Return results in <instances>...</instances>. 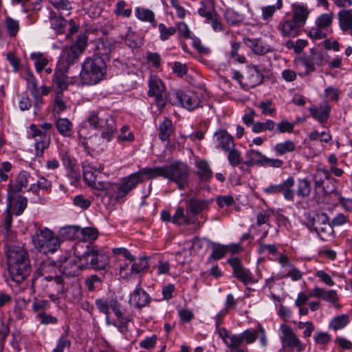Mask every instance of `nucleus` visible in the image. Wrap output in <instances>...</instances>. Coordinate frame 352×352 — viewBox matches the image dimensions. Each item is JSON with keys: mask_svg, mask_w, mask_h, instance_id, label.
Returning <instances> with one entry per match:
<instances>
[{"mask_svg": "<svg viewBox=\"0 0 352 352\" xmlns=\"http://www.w3.org/2000/svg\"><path fill=\"white\" fill-rule=\"evenodd\" d=\"M4 250L12 280L17 283H22L29 276L32 270L24 243L18 240L6 242Z\"/></svg>", "mask_w": 352, "mask_h": 352, "instance_id": "obj_1", "label": "nucleus"}, {"mask_svg": "<svg viewBox=\"0 0 352 352\" xmlns=\"http://www.w3.org/2000/svg\"><path fill=\"white\" fill-rule=\"evenodd\" d=\"M153 177H163L176 184L179 190H184L190 184V168L180 161H175L168 165L151 168Z\"/></svg>", "mask_w": 352, "mask_h": 352, "instance_id": "obj_2", "label": "nucleus"}, {"mask_svg": "<svg viewBox=\"0 0 352 352\" xmlns=\"http://www.w3.org/2000/svg\"><path fill=\"white\" fill-rule=\"evenodd\" d=\"M60 270V262L54 261L51 259H46L41 263L36 272L32 278V285L37 283L47 281L53 285L56 283L58 292L63 293L65 290V281L62 276L58 275Z\"/></svg>", "mask_w": 352, "mask_h": 352, "instance_id": "obj_3", "label": "nucleus"}, {"mask_svg": "<svg viewBox=\"0 0 352 352\" xmlns=\"http://www.w3.org/2000/svg\"><path fill=\"white\" fill-rule=\"evenodd\" d=\"M106 72L105 61L100 56L87 58L82 65L80 80L84 85H96L104 78Z\"/></svg>", "mask_w": 352, "mask_h": 352, "instance_id": "obj_4", "label": "nucleus"}, {"mask_svg": "<svg viewBox=\"0 0 352 352\" xmlns=\"http://www.w3.org/2000/svg\"><path fill=\"white\" fill-rule=\"evenodd\" d=\"M89 124L94 129L102 131V137L109 141L116 131L113 118L107 111L98 109L89 113L87 119Z\"/></svg>", "mask_w": 352, "mask_h": 352, "instance_id": "obj_5", "label": "nucleus"}, {"mask_svg": "<svg viewBox=\"0 0 352 352\" xmlns=\"http://www.w3.org/2000/svg\"><path fill=\"white\" fill-rule=\"evenodd\" d=\"M85 269L103 270L110 263V257L104 250L96 246L87 245L86 250L78 257Z\"/></svg>", "mask_w": 352, "mask_h": 352, "instance_id": "obj_6", "label": "nucleus"}, {"mask_svg": "<svg viewBox=\"0 0 352 352\" xmlns=\"http://www.w3.org/2000/svg\"><path fill=\"white\" fill-rule=\"evenodd\" d=\"M34 247L45 254L54 253L60 246V239L47 228H38L32 236Z\"/></svg>", "mask_w": 352, "mask_h": 352, "instance_id": "obj_7", "label": "nucleus"}, {"mask_svg": "<svg viewBox=\"0 0 352 352\" xmlns=\"http://www.w3.org/2000/svg\"><path fill=\"white\" fill-rule=\"evenodd\" d=\"M219 336L229 349L240 348L244 342L252 344L258 338V325L256 329H247L241 334H231L227 329H221Z\"/></svg>", "mask_w": 352, "mask_h": 352, "instance_id": "obj_8", "label": "nucleus"}, {"mask_svg": "<svg viewBox=\"0 0 352 352\" xmlns=\"http://www.w3.org/2000/svg\"><path fill=\"white\" fill-rule=\"evenodd\" d=\"M153 178L151 168H144L136 173H132L129 177L124 178L122 182L117 186V199L124 198L139 183Z\"/></svg>", "mask_w": 352, "mask_h": 352, "instance_id": "obj_9", "label": "nucleus"}, {"mask_svg": "<svg viewBox=\"0 0 352 352\" xmlns=\"http://www.w3.org/2000/svg\"><path fill=\"white\" fill-rule=\"evenodd\" d=\"M82 168L84 179L89 186L100 190H108L110 188L111 186L110 183L98 179V174L104 169L102 164L85 162L83 163Z\"/></svg>", "mask_w": 352, "mask_h": 352, "instance_id": "obj_10", "label": "nucleus"}, {"mask_svg": "<svg viewBox=\"0 0 352 352\" xmlns=\"http://www.w3.org/2000/svg\"><path fill=\"white\" fill-rule=\"evenodd\" d=\"M306 226L311 231L316 232L320 238L324 240L333 232V228L327 221V217L324 214L307 215Z\"/></svg>", "mask_w": 352, "mask_h": 352, "instance_id": "obj_11", "label": "nucleus"}, {"mask_svg": "<svg viewBox=\"0 0 352 352\" xmlns=\"http://www.w3.org/2000/svg\"><path fill=\"white\" fill-rule=\"evenodd\" d=\"M87 45V38L85 35L78 36L76 41L69 47L64 48L61 60L65 62V67H69L83 53Z\"/></svg>", "mask_w": 352, "mask_h": 352, "instance_id": "obj_12", "label": "nucleus"}, {"mask_svg": "<svg viewBox=\"0 0 352 352\" xmlns=\"http://www.w3.org/2000/svg\"><path fill=\"white\" fill-rule=\"evenodd\" d=\"M148 87V95L155 98L158 109L162 110L166 106V100L164 99L166 88L163 82L158 77L152 76L149 80Z\"/></svg>", "mask_w": 352, "mask_h": 352, "instance_id": "obj_13", "label": "nucleus"}, {"mask_svg": "<svg viewBox=\"0 0 352 352\" xmlns=\"http://www.w3.org/2000/svg\"><path fill=\"white\" fill-rule=\"evenodd\" d=\"M31 131L30 136L34 139V148L36 151V155L37 157L43 156V151L47 148L50 144V135L45 132H43L35 124L30 126Z\"/></svg>", "mask_w": 352, "mask_h": 352, "instance_id": "obj_14", "label": "nucleus"}, {"mask_svg": "<svg viewBox=\"0 0 352 352\" xmlns=\"http://www.w3.org/2000/svg\"><path fill=\"white\" fill-rule=\"evenodd\" d=\"M280 329L283 333L281 340L283 346L295 349L297 352H302L305 349L304 344L291 327L282 324Z\"/></svg>", "mask_w": 352, "mask_h": 352, "instance_id": "obj_15", "label": "nucleus"}, {"mask_svg": "<svg viewBox=\"0 0 352 352\" xmlns=\"http://www.w3.org/2000/svg\"><path fill=\"white\" fill-rule=\"evenodd\" d=\"M229 265L233 270L234 276L239 280L243 282L245 285H248L254 283L252 274L248 269H246L241 261L237 258H232L228 261Z\"/></svg>", "mask_w": 352, "mask_h": 352, "instance_id": "obj_16", "label": "nucleus"}, {"mask_svg": "<svg viewBox=\"0 0 352 352\" xmlns=\"http://www.w3.org/2000/svg\"><path fill=\"white\" fill-rule=\"evenodd\" d=\"M151 302L150 296L140 286L130 294L129 303L138 309L147 306Z\"/></svg>", "mask_w": 352, "mask_h": 352, "instance_id": "obj_17", "label": "nucleus"}, {"mask_svg": "<svg viewBox=\"0 0 352 352\" xmlns=\"http://www.w3.org/2000/svg\"><path fill=\"white\" fill-rule=\"evenodd\" d=\"M302 26L292 19L280 21L278 29L284 37H296L300 34Z\"/></svg>", "mask_w": 352, "mask_h": 352, "instance_id": "obj_18", "label": "nucleus"}, {"mask_svg": "<svg viewBox=\"0 0 352 352\" xmlns=\"http://www.w3.org/2000/svg\"><path fill=\"white\" fill-rule=\"evenodd\" d=\"M95 305L99 311L104 315L110 314V308L115 314L121 309V305L116 298H98L95 300Z\"/></svg>", "mask_w": 352, "mask_h": 352, "instance_id": "obj_19", "label": "nucleus"}, {"mask_svg": "<svg viewBox=\"0 0 352 352\" xmlns=\"http://www.w3.org/2000/svg\"><path fill=\"white\" fill-rule=\"evenodd\" d=\"M331 107L327 101H324L319 107L312 106L309 108L311 116L320 123H325L330 115Z\"/></svg>", "mask_w": 352, "mask_h": 352, "instance_id": "obj_20", "label": "nucleus"}, {"mask_svg": "<svg viewBox=\"0 0 352 352\" xmlns=\"http://www.w3.org/2000/svg\"><path fill=\"white\" fill-rule=\"evenodd\" d=\"M186 208L195 216L208 208L211 201L191 197L186 199Z\"/></svg>", "mask_w": 352, "mask_h": 352, "instance_id": "obj_21", "label": "nucleus"}, {"mask_svg": "<svg viewBox=\"0 0 352 352\" xmlns=\"http://www.w3.org/2000/svg\"><path fill=\"white\" fill-rule=\"evenodd\" d=\"M217 142V148H221L226 152L234 147L232 137L226 131L220 130L214 135Z\"/></svg>", "mask_w": 352, "mask_h": 352, "instance_id": "obj_22", "label": "nucleus"}, {"mask_svg": "<svg viewBox=\"0 0 352 352\" xmlns=\"http://www.w3.org/2000/svg\"><path fill=\"white\" fill-rule=\"evenodd\" d=\"M172 221L179 226H188L194 223L193 215L185 211L183 207H178L172 217Z\"/></svg>", "mask_w": 352, "mask_h": 352, "instance_id": "obj_23", "label": "nucleus"}, {"mask_svg": "<svg viewBox=\"0 0 352 352\" xmlns=\"http://www.w3.org/2000/svg\"><path fill=\"white\" fill-rule=\"evenodd\" d=\"M30 178L31 176L28 172L25 170L21 171L16 177V184L9 186V194L21 192L23 188L28 186Z\"/></svg>", "mask_w": 352, "mask_h": 352, "instance_id": "obj_24", "label": "nucleus"}, {"mask_svg": "<svg viewBox=\"0 0 352 352\" xmlns=\"http://www.w3.org/2000/svg\"><path fill=\"white\" fill-rule=\"evenodd\" d=\"M83 268L84 266L77 264L76 261H65V263L60 264L59 272L67 276H76L79 275Z\"/></svg>", "mask_w": 352, "mask_h": 352, "instance_id": "obj_25", "label": "nucleus"}, {"mask_svg": "<svg viewBox=\"0 0 352 352\" xmlns=\"http://www.w3.org/2000/svg\"><path fill=\"white\" fill-rule=\"evenodd\" d=\"M312 295L315 298H320L330 303H335L338 300V296L336 290H325L318 287H315L312 291Z\"/></svg>", "mask_w": 352, "mask_h": 352, "instance_id": "obj_26", "label": "nucleus"}, {"mask_svg": "<svg viewBox=\"0 0 352 352\" xmlns=\"http://www.w3.org/2000/svg\"><path fill=\"white\" fill-rule=\"evenodd\" d=\"M263 75L260 72L258 67L255 65H249L247 73V85L251 87H254L262 83Z\"/></svg>", "mask_w": 352, "mask_h": 352, "instance_id": "obj_27", "label": "nucleus"}, {"mask_svg": "<svg viewBox=\"0 0 352 352\" xmlns=\"http://www.w3.org/2000/svg\"><path fill=\"white\" fill-rule=\"evenodd\" d=\"M199 14L204 17L206 20L211 19L217 15L214 1L213 0H203L200 2V8L198 9Z\"/></svg>", "mask_w": 352, "mask_h": 352, "instance_id": "obj_28", "label": "nucleus"}, {"mask_svg": "<svg viewBox=\"0 0 352 352\" xmlns=\"http://www.w3.org/2000/svg\"><path fill=\"white\" fill-rule=\"evenodd\" d=\"M67 69L68 67L64 66L62 69H56L54 74L53 82L62 91L68 87V78L66 75Z\"/></svg>", "mask_w": 352, "mask_h": 352, "instance_id": "obj_29", "label": "nucleus"}, {"mask_svg": "<svg viewBox=\"0 0 352 352\" xmlns=\"http://www.w3.org/2000/svg\"><path fill=\"white\" fill-rule=\"evenodd\" d=\"M181 105L188 110H192L199 107L200 100L197 94L193 91L182 93Z\"/></svg>", "mask_w": 352, "mask_h": 352, "instance_id": "obj_30", "label": "nucleus"}, {"mask_svg": "<svg viewBox=\"0 0 352 352\" xmlns=\"http://www.w3.org/2000/svg\"><path fill=\"white\" fill-rule=\"evenodd\" d=\"M295 180L293 177H288L286 180L279 184V193H281L284 198L288 201H293L294 198V192L293 186H294Z\"/></svg>", "mask_w": 352, "mask_h": 352, "instance_id": "obj_31", "label": "nucleus"}, {"mask_svg": "<svg viewBox=\"0 0 352 352\" xmlns=\"http://www.w3.org/2000/svg\"><path fill=\"white\" fill-rule=\"evenodd\" d=\"M329 179H331V175L327 170L322 168L318 169L313 175L315 189L322 188L324 193H328L329 192L324 190V182L325 180Z\"/></svg>", "mask_w": 352, "mask_h": 352, "instance_id": "obj_32", "label": "nucleus"}, {"mask_svg": "<svg viewBox=\"0 0 352 352\" xmlns=\"http://www.w3.org/2000/svg\"><path fill=\"white\" fill-rule=\"evenodd\" d=\"M12 223V216L10 213H8L1 226V230L3 232L5 237V243L16 240V233L11 229Z\"/></svg>", "mask_w": 352, "mask_h": 352, "instance_id": "obj_33", "label": "nucleus"}, {"mask_svg": "<svg viewBox=\"0 0 352 352\" xmlns=\"http://www.w3.org/2000/svg\"><path fill=\"white\" fill-rule=\"evenodd\" d=\"M340 29L346 32L352 28V10H342L338 13Z\"/></svg>", "mask_w": 352, "mask_h": 352, "instance_id": "obj_34", "label": "nucleus"}, {"mask_svg": "<svg viewBox=\"0 0 352 352\" xmlns=\"http://www.w3.org/2000/svg\"><path fill=\"white\" fill-rule=\"evenodd\" d=\"M265 157L259 151L250 149L245 153L247 160L244 162V164L248 166H252L256 164L263 166Z\"/></svg>", "mask_w": 352, "mask_h": 352, "instance_id": "obj_35", "label": "nucleus"}, {"mask_svg": "<svg viewBox=\"0 0 352 352\" xmlns=\"http://www.w3.org/2000/svg\"><path fill=\"white\" fill-rule=\"evenodd\" d=\"M135 16L140 21L149 22L153 27H156L157 23L155 19L154 12L147 8L138 7L135 10Z\"/></svg>", "mask_w": 352, "mask_h": 352, "instance_id": "obj_36", "label": "nucleus"}, {"mask_svg": "<svg viewBox=\"0 0 352 352\" xmlns=\"http://www.w3.org/2000/svg\"><path fill=\"white\" fill-rule=\"evenodd\" d=\"M293 11L292 19L303 26L309 14L307 8L301 5L294 6Z\"/></svg>", "mask_w": 352, "mask_h": 352, "instance_id": "obj_37", "label": "nucleus"}, {"mask_svg": "<svg viewBox=\"0 0 352 352\" xmlns=\"http://www.w3.org/2000/svg\"><path fill=\"white\" fill-rule=\"evenodd\" d=\"M158 130L159 138L164 142L168 140L170 135L173 133L172 121L166 118L160 124Z\"/></svg>", "mask_w": 352, "mask_h": 352, "instance_id": "obj_38", "label": "nucleus"}, {"mask_svg": "<svg viewBox=\"0 0 352 352\" xmlns=\"http://www.w3.org/2000/svg\"><path fill=\"white\" fill-rule=\"evenodd\" d=\"M197 168V175L202 180H208L212 177V172L208 163L205 160H198L196 162Z\"/></svg>", "mask_w": 352, "mask_h": 352, "instance_id": "obj_39", "label": "nucleus"}, {"mask_svg": "<svg viewBox=\"0 0 352 352\" xmlns=\"http://www.w3.org/2000/svg\"><path fill=\"white\" fill-rule=\"evenodd\" d=\"M116 42L112 39H104L100 42L97 46L98 54L100 56H108L114 50Z\"/></svg>", "mask_w": 352, "mask_h": 352, "instance_id": "obj_40", "label": "nucleus"}, {"mask_svg": "<svg viewBox=\"0 0 352 352\" xmlns=\"http://www.w3.org/2000/svg\"><path fill=\"white\" fill-rule=\"evenodd\" d=\"M72 123L67 118H58L56 126L59 133L65 137H70L72 133Z\"/></svg>", "mask_w": 352, "mask_h": 352, "instance_id": "obj_41", "label": "nucleus"}, {"mask_svg": "<svg viewBox=\"0 0 352 352\" xmlns=\"http://www.w3.org/2000/svg\"><path fill=\"white\" fill-rule=\"evenodd\" d=\"M311 182L306 178L300 179L297 183L296 194L299 197L306 198L310 195Z\"/></svg>", "mask_w": 352, "mask_h": 352, "instance_id": "obj_42", "label": "nucleus"}, {"mask_svg": "<svg viewBox=\"0 0 352 352\" xmlns=\"http://www.w3.org/2000/svg\"><path fill=\"white\" fill-rule=\"evenodd\" d=\"M60 234L65 239L74 240L80 238V227L69 226L60 228Z\"/></svg>", "mask_w": 352, "mask_h": 352, "instance_id": "obj_43", "label": "nucleus"}, {"mask_svg": "<svg viewBox=\"0 0 352 352\" xmlns=\"http://www.w3.org/2000/svg\"><path fill=\"white\" fill-rule=\"evenodd\" d=\"M4 25L8 34L10 37H15L17 35L20 29L19 21L14 19L10 16H7L5 19Z\"/></svg>", "mask_w": 352, "mask_h": 352, "instance_id": "obj_44", "label": "nucleus"}, {"mask_svg": "<svg viewBox=\"0 0 352 352\" xmlns=\"http://www.w3.org/2000/svg\"><path fill=\"white\" fill-rule=\"evenodd\" d=\"M30 58L34 61L36 70L38 73H40L49 63L48 59L40 52L32 53Z\"/></svg>", "mask_w": 352, "mask_h": 352, "instance_id": "obj_45", "label": "nucleus"}, {"mask_svg": "<svg viewBox=\"0 0 352 352\" xmlns=\"http://www.w3.org/2000/svg\"><path fill=\"white\" fill-rule=\"evenodd\" d=\"M69 329L63 333L58 338L56 347L52 352H63L65 349L71 346V340L68 338Z\"/></svg>", "mask_w": 352, "mask_h": 352, "instance_id": "obj_46", "label": "nucleus"}, {"mask_svg": "<svg viewBox=\"0 0 352 352\" xmlns=\"http://www.w3.org/2000/svg\"><path fill=\"white\" fill-rule=\"evenodd\" d=\"M334 18L332 12L325 13L320 15L316 20V25L324 30L331 26Z\"/></svg>", "mask_w": 352, "mask_h": 352, "instance_id": "obj_47", "label": "nucleus"}, {"mask_svg": "<svg viewBox=\"0 0 352 352\" xmlns=\"http://www.w3.org/2000/svg\"><path fill=\"white\" fill-rule=\"evenodd\" d=\"M276 126L275 122L272 120H267L265 122H257L252 126V131L258 133L264 131H272Z\"/></svg>", "mask_w": 352, "mask_h": 352, "instance_id": "obj_48", "label": "nucleus"}, {"mask_svg": "<svg viewBox=\"0 0 352 352\" xmlns=\"http://www.w3.org/2000/svg\"><path fill=\"white\" fill-rule=\"evenodd\" d=\"M349 319L347 315H340L334 318L330 322L329 327L335 331L342 329L349 323Z\"/></svg>", "mask_w": 352, "mask_h": 352, "instance_id": "obj_49", "label": "nucleus"}, {"mask_svg": "<svg viewBox=\"0 0 352 352\" xmlns=\"http://www.w3.org/2000/svg\"><path fill=\"white\" fill-rule=\"evenodd\" d=\"M295 144L291 140H287L282 143L277 144L274 150L278 155H284L286 153L292 152L295 150Z\"/></svg>", "mask_w": 352, "mask_h": 352, "instance_id": "obj_50", "label": "nucleus"}, {"mask_svg": "<svg viewBox=\"0 0 352 352\" xmlns=\"http://www.w3.org/2000/svg\"><path fill=\"white\" fill-rule=\"evenodd\" d=\"M245 43L251 48L252 52L256 54H263L265 52V47L259 39L247 38L245 41Z\"/></svg>", "mask_w": 352, "mask_h": 352, "instance_id": "obj_51", "label": "nucleus"}, {"mask_svg": "<svg viewBox=\"0 0 352 352\" xmlns=\"http://www.w3.org/2000/svg\"><path fill=\"white\" fill-rule=\"evenodd\" d=\"M52 186V182L43 177H41L37 181L36 184H32L28 191H31L34 193H37L41 189L47 190Z\"/></svg>", "mask_w": 352, "mask_h": 352, "instance_id": "obj_52", "label": "nucleus"}, {"mask_svg": "<svg viewBox=\"0 0 352 352\" xmlns=\"http://www.w3.org/2000/svg\"><path fill=\"white\" fill-rule=\"evenodd\" d=\"M160 32V38L162 41L168 40L171 36L174 35L177 29L175 27H166L164 23H160L158 25Z\"/></svg>", "mask_w": 352, "mask_h": 352, "instance_id": "obj_53", "label": "nucleus"}, {"mask_svg": "<svg viewBox=\"0 0 352 352\" xmlns=\"http://www.w3.org/2000/svg\"><path fill=\"white\" fill-rule=\"evenodd\" d=\"M98 230L95 228H80V235H82L81 239L84 241H94L98 238Z\"/></svg>", "mask_w": 352, "mask_h": 352, "instance_id": "obj_54", "label": "nucleus"}, {"mask_svg": "<svg viewBox=\"0 0 352 352\" xmlns=\"http://www.w3.org/2000/svg\"><path fill=\"white\" fill-rule=\"evenodd\" d=\"M148 267L147 258L141 257L137 263H134L130 269V274H137Z\"/></svg>", "mask_w": 352, "mask_h": 352, "instance_id": "obj_55", "label": "nucleus"}, {"mask_svg": "<svg viewBox=\"0 0 352 352\" xmlns=\"http://www.w3.org/2000/svg\"><path fill=\"white\" fill-rule=\"evenodd\" d=\"M102 283V279L96 274L89 276L85 280V285L89 292H94Z\"/></svg>", "mask_w": 352, "mask_h": 352, "instance_id": "obj_56", "label": "nucleus"}, {"mask_svg": "<svg viewBox=\"0 0 352 352\" xmlns=\"http://www.w3.org/2000/svg\"><path fill=\"white\" fill-rule=\"evenodd\" d=\"M228 253L227 245H215L210 256V259L219 260Z\"/></svg>", "mask_w": 352, "mask_h": 352, "instance_id": "obj_57", "label": "nucleus"}, {"mask_svg": "<svg viewBox=\"0 0 352 352\" xmlns=\"http://www.w3.org/2000/svg\"><path fill=\"white\" fill-rule=\"evenodd\" d=\"M73 204L75 206L85 210L91 206L90 199L85 198L82 195H78L73 199Z\"/></svg>", "mask_w": 352, "mask_h": 352, "instance_id": "obj_58", "label": "nucleus"}, {"mask_svg": "<svg viewBox=\"0 0 352 352\" xmlns=\"http://www.w3.org/2000/svg\"><path fill=\"white\" fill-rule=\"evenodd\" d=\"M67 109V105L63 100V93L62 91H58L56 93L54 98V109L57 113H60Z\"/></svg>", "mask_w": 352, "mask_h": 352, "instance_id": "obj_59", "label": "nucleus"}, {"mask_svg": "<svg viewBox=\"0 0 352 352\" xmlns=\"http://www.w3.org/2000/svg\"><path fill=\"white\" fill-rule=\"evenodd\" d=\"M126 3L123 0L119 1L116 6L115 14L118 16H123L129 17L131 15L132 10L131 8H125Z\"/></svg>", "mask_w": 352, "mask_h": 352, "instance_id": "obj_60", "label": "nucleus"}, {"mask_svg": "<svg viewBox=\"0 0 352 352\" xmlns=\"http://www.w3.org/2000/svg\"><path fill=\"white\" fill-rule=\"evenodd\" d=\"M226 152L228 153V158L231 166H236L242 162L241 154L234 147Z\"/></svg>", "mask_w": 352, "mask_h": 352, "instance_id": "obj_61", "label": "nucleus"}, {"mask_svg": "<svg viewBox=\"0 0 352 352\" xmlns=\"http://www.w3.org/2000/svg\"><path fill=\"white\" fill-rule=\"evenodd\" d=\"M115 315L119 320V324L118 325L119 331L123 333H125L127 331V324L130 321V318L123 315L121 309L116 311Z\"/></svg>", "mask_w": 352, "mask_h": 352, "instance_id": "obj_62", "label": "nucleus"}, {"mask_svg": "<svg viewBox=\"0 0 352 352\" xmlns=\"http://www.w3.org/2000/svg\"><path fill=\"white\" fill-rule=\"evenodd\" d=\"M125 42L131 48H135L139 45L138 36L131 30V27L128 28V31L125 36Z\"/></svg>", "mask_w": 352, "mask_h": 352, "instance_id": "obj_63", "label": "nucleus"}, {"mask_svg": "<svg viewBox=\"0 0 352 352\" xmlns=\"http://www.w3.org/2000/svg\"><path fill=\"white\" fill-rule=\"evenodd\" d=\"M225 18L228 23L231 25H235L242 21L241 16L232 10H228L226 12Z\"/></svg>", "mask_w": 352, "mask_h": 352, "instance_id": "obj_64", "label": "nucleus"}]
</instances>
